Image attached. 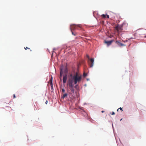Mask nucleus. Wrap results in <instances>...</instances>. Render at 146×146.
<instances>
[{
	"instance_id": "13",
	"label": "nucleus",
	"mask_w": 146,
	"mask_h": 146,
	"mask_svg": "<svg viewBox=\"0 0 146 146\" xmlns=\"http://www.w3.org/2000/svg\"><path fill=\"white\" fill-rule=\"evenodd\" d=\"M111 20H112V19H111L110 18V24H111V25L112 26H113V25H114L115 24V22H113V23H111Z\"/></svg>"
},
{
	"instance_id": "4",
	"label": "nucleus",
	"mask_w": 146,
	"mask_h": 146,
	"mask_svg": "<svg viewBox=\"0 0 146 146\" xmlns=\"http://www.w3.org/2000/svg\"><path fill=\"white\" fill-rule=\"evenodd\" d=\"M73 78H70L69 79L68 81V85L69 86H74V85L73 84Z\"/></svg>"
},
{
	"instance_id": "24",
	"label": "nucleus",
	"mask_w": 146,
	"mask_h": 146,
	"mask_svg": "<svg viewBox=\"0 0 146 146\" xmlns=\"http://www.w3.org/2000/svg\"><path fill=\"white\" fill-rule=\"evenodd\" d=\"M76 25L78 27H80V25Z\"/></svg>"
},
{
	"instance_id": "35",
	"label": "nucleus",
	"mask_w": 146,
	"mask_h": 146,
	"mask_svg": "<svg viewBox=\"0 0 146 146\" xmlns=\"http://www.w3.org/2000/svg\"><path fill=\"white\" fill-rule=\"evenodd\" d=\"M112 125L113 128V124H112Z\"/></svg>"
},
{
	"instance_id": "21",
	"label": "nucleus",
	"mask_w": 146,
	"mask_h": 146,
	"mask_svg": "<svg viewBox=\"0 0 146 146\" xmlns=\"http://www.w3.org/2000/svg\"><path fill=\"white\" fill-rule=\"evenodd\" d=\"M71 95H72V97H73V98H75V96H74L72 95V93H71Z\"/></svg>"
},
{
	"instance_id": "18",
	"label": "nucleus",
	"mask_w": 146,
	"mask_h": 146,
	"mask_svg": "<svg viewBox=\"0 0 146 146\" xmlns=\"http://www.w3.org/2000/svg\"><path fill=\"white\" fill-rule=\"evenodd\" d=\"M87 75V74L86 73H84L83 74V76L84 77H86Z\"/></svg>"
},
{
	"instance_id": "11",
	"label": "nucleus",
	"mask_w": 146,
	"mask_h": 146,
	"mask_svg": "<svg viewBox=\"0 0 146 146\" xmlns=\"http://www.w3.org/2000/svg\"><path fill=\"white\" fill-rule=\"evenodd\" d=\"M104 43L107 44L108 46L110 45V41H106V40H104Z\"/></svg>"
},
{
	"instance_id": "5",
	"label": "nucleus",
	"mask_w": 146,
	"mask_h": 146,
	"mask_svg": "<svg viewBox=\"0 0 146 146\" xmlns=\"http://www.w3.org/2000/svg\"><path fill=\"white\" fill-rule=\"evenodd\" d=\"M63 65H62L61 66L60 68V79H61V77L62 76L63 73Z\"/></svg>"
},
{
	"instance_id": "1",
	"label": "nucleus",
	"mask_w": 146,
	"mask_h": 146,
	"mask_svg": "<svg viewBox=\"0 0 146 146\" xmlns=\"http://www.w3.org/2000/svg\"><path fill=\"white\" fill-rule=\"evenodd\" d=\"M72 78L74 84H76L77 83H79L81 81L82 79V76L79 75L77 72H76L75 75L73 76Z\"/></svg>"
},
{
	"instance_id": "12",
	"label": "nucleus",
	"mask_w": 146,
	"mask_h": 146,
	"mask_svg": "<svg viewBox=\"0 0 146 146\" xmlns=\"http://www.w3.org/2000/svg\"><path fill=\"white\" fill-rule=\"evenodd\" d=\"M63 96L62 97V98L63 99H64V98L66 97L68 95V94L67 93H62Z\"/></svg>"
},
{
	"instance_id": "10",
	"label": "nucleus",
	"mask_w": 146,
	"mask_h": 146,
	"mask_svg": "<svg viewBox=\"0 0 146 146\" xmlns=\"http://www.w3.org/2000/svg\"><path fill=\"white\" fill-rule=\"evenodd\" d=\"M64 68L63 72H64L65 73H67L68 72V70L66 67H64L63 66Z\"/></svg>"
},
{
	"instance_id": "7",
	"label": "nucleus",
	"mask_w": 146,
	"mask_h": 146,
	"mask_svg": "<svg viewBox=\"0 0 146 146\" xmlns=\"http://www.w3.org/2000/svg\"><path fill=\"white\" fill-rule=\"evenodd\" d=\"M75 24L70 25V29L71 32H72V31L76 29V27L75 26Z\"/></svg>"
},
{
	"instance_id": "27",
	"label": "nucleus",
	"mask_w": 146,
	"mask_h": 146,
	"mask_svg": "<svg viewBox=\"0 0 146 146\" xmlns=\"http://www.w3.org/2000/svg\"><path fill=\"white\" fill-rule=\"evenodd\" d=\"M86 56L89 59V55H86Z\"/></svg>"
},
{
	"instance_id": "33",
	"label": "nucleus",
	"mask_w": 146,
	"mask_h": 146,
	"mask_svg": "<svg viewBox=\"0 0 146 146\" xmlns=\"http://www.w3.org/2000/svg\"><path fill=\"white\" fill-rule=\"evenodd\" d=\"M122 118H121V119H120V121H121L122 120Z\"/></svg>"
},
{
	"instance_id": "25",
	"label": "nucleus",
	"mask_w": 146,
	"mask_h": 146,
	"mask_svg": "<svg viewBox=\"0 0 146 146\" xmlns=\"http://www.w3.org/2000/svg\"><path fill=\"white\" fill-rule=\"evenodd\" d=\"M25 49L26 50L27 49H29V48H28L27 47H25Z\"/></svg>"
},
{
	"instance_id": "6",
	"label": "nucleus",
	"mask_w": 146,
	"mask_h": 146,
	"mask_svg": "<svg viewBox=\"0 0 146 146\" xmlns=\"http://www.w3.org/2000/svg\"><path fill=\"white\" fill-rule=\"evenodd\" d=\"M115 43H116L117 45L119 46H125V45L118 41H115Z\"/></svg>"
},
{
	"instance_id": "30",
	"label": "nucleus",
	"mask_w": 146,
	"mask_h": 146,
	"mask_svg": "<svg viewBox=\"0 0 146 146\" xmlns=\"http://www.w3.org/2000/svg\"><path fill=\"white\" fill-rule=\"evenodd\" d=\"M48 101L47 100H46L45 102V104H47V103H48Z\"/></svg>"
},
{
	"instance_id": "23",
	"label": "nucleus",
	"mask_w": 146,
	"mask_h": 146,
	"mask_svg": "<svg viewBox=\"0 0 146 146\" xmlns=\"http://www.w3.org/2000/svg\"><path fill=\"white\" fill-rule=\"evenodd\" d=\"M70 77H71V78H72L73 76L72 75V74H70Z\"/></svg>"
},
{
	"instance_id": "9",
	"label": "nucleus",
	"mask_w": 146,
	"mask_h": 146,
	"mask_svg": "<svg viewBox=\"0 0 146 146\" xmlns=\"http://www.w3.org/2000/svg\"><path fill=\"white\" fill-rule=\"evenodd\" d=\"M69 89L70 90L73 94L74 93V86H69Z\"/></svg>"
},
{
	"instance_id": "8",
	"label": "nucleus",
	"mask_w": 146,
	"mask_h": 146,
	"mask_svg": "<svg viewBox=\"0 0 146 146\" xmlns=\"http://www.w3.org/2000/svg\"><path fill=\"white\" fill-rule=\"evenodd\" d=\"M67 79V75H66L63 76V83L64 84L66 82Z\"/></svg>"
},
{
	"instance_id": "26",
	"label": "nucleus",
	"mask_w": 146,
	"mask_h": 146,
	"mask_svg": "<svg viewBox=\"0 0 146 146\" xmlns=\"http://www.w3.org/2000/svg\"><path fill=\"white\" fill-rule=\"evenodd\" d=\"M52 77H51V79H50V81L51 82H52Z\"/></svg>"
},
{
	"instance_id": "20",
	"label": "nucleus",
	"mask_w": 146,
	"mask_h": 146,
	"mask_svg": "<svg viewBox=\"0 0 146 146\" xmlns=\"http://www.w3.org/2000/svg\"><path fill=\"white\" fill-rule=\"evenodd\" d=\"M72 32V35H74V36H76V34L74 33L72 31V32Z\"/></svg>"
},
{
	"instance_id": "2",
	"label": "nucleus",
	"mask_w": 146,
	"mask_h": 146,
	"mask_svg": "<svg viewBox=\"0 0 146 146\" xmlns=\"http://www.w3.org/2000/svg\"><path fill=\"white\" fill-rule=\"evenodd\" d=\"M125 23L123 22L122 24H121L119 25H115V29L118 31H121L123 30V26L125 24Z\"/></svg>"
},
{
	"instance_id": "28",
	"label": "nucleus",
	"mask_w": 146,
	"mask_h": 146,
	"mask_svg": "<svg viewBox=\"0 0 146 146\" xmlns=\"http://www.w3.org/2000/svg\"><path fill=\"white\" fill-rule=\"evenodd\" d=\"M16 98V97H15V94H14L13 95V98Z\"/></svg>"
},
{
	"instance_id": "22",
	"label": "nucleus",
	"mask_w": 146,
	"mask_h": 146,
	"mask_svg": "<svg viewBox=\"0 0 146 146\" xmlns=\"http://www.w3.org/2000/svg\"><path fill=\"white\" fill-rule=\"evenodd\" d=\"M115 114V113L113 111L112 112V113H111V114L112 115H114Z\"/></svg>"
},
{
	"instance_id": "34",
	"label": "nucleus",
	"mask_w": 146,
	"mask_h": 146,
	"mask_svg": "<svg viewBox=\"0 0 146 146\" xmlns=\"http://www.w3.org/2000/svg\"><path fill=\"white\" fill-rule=\"evenodd\" d=\"M76 86H75L74 87H75V88H76Z\"/></svg>"
},
{
	"instance_id": "17",
	"label": "nucleus",
	"mask_w": 146,
	"mask_h": 146,
	"mask_svg": "<svg viewBox=\"0 0 146 146\" xmlns=\"http://www.w3.org/2000/svg\"><path fill=\"white\" fill-rule=\"evenodd\" d=\"M62 93H64V92L65 91V90H64V88H62Z\"/></svg>"
},
{
	"instance_id": "19",
	"label": "nucleus",
	"mask_w": 146,
	"mask_h": 146,
	"mask_svg": "<svg viewBox=\"0 0 146 146\" xmlns=\"http://www.w3.org/2000/svg\"><path fill=\"white\" fill-rule=\"evenodd\" d=\"M102 17L104 18H105L106 17V15L104 14L102 15Z\"/></svg>"
},
{
	"instance_id": "36",
	"label": "nucleus",
	"mask_w": 146,
	"mask_h": 146,
	"mask_svg": "<svg viewBox=\"0 0 146 146\" xmlns=\"http://www.w3.org/2000/svg\"><path fill=\"white\" fill-rule=\"evenodd\" d=\"M110 37L111 38V35H110Z\"/></svg>"
},
{
	"instance_id": "31",
	"label": "nucleus",
	"mask_w": 146,
	"mask_h": 146,
	"mask_svg": "<svg viewBox=\"0 0 146 146\" xmlns=\"http://www.w3.org/2000/svg\"><path fill=\"white\" fill-rule=\"evenodd\" d=\"M107 17L108 18H109V15H107Z\"/></svg>"
},
{
	"instance_id": "3",
	"label": "nucleus",
	"mask_w": 146,
	"mask_h": 146,
	"mask_svg": "<svg viewBox=\"0 0 146 146\" xmlns=\"http://www.w3.org/2000/svg\"><path fill=\"white\" fill-rule=\"evenodd\" d=\"M94 59L92 58L88 61V63L90 68L92 67L94 64Z\"/></svg>"
},
{
	"instance_id": "16",
	"label": "nucleus",
	"mask_w": 146,
	"mask_h": 146,
	"mask_svg": "<svg viewBox=\"0 0 146 146\" xmlns=\"http://www.w3.org/2000/svg\"><path fill=\"white\" fill-rule=\"evenodd\" d=\"M114 41L115 42V41L114 40H110V45L111 44V43L113 42Z\"/></svg>"
},
{
	"instance_id": "29",
	"label": "nucleus",
	"mask_w": 146,
	"mask_h": 146,
	"mask_svg": "<svg viewBox=\"0 0 146 146\" xmlns=\"http://www.w3.org/2000/svg\"><path fill=\"white\" fill-rule=\"evenodd\" d=\"M133 39V37H131L129 39V40H130L131 39Z\"/></svg>"
},
{
	"instance_id": "15",
	"label": "nucleus",
	"mask_w": 146,
	"mask_h": 146,
	"mask_svg": "<svg viewBox=\"0 0 146 146\" xmlns=\"http://www.w3.org/2000/svg\"><path fill=\"white\" fill-rule=\"evenodd\" d=\"M119 109H120V110H121V111H123L122 108H121V107H120V108L118 109L117 110V111H119Z\"/></svg>"
},
{
	"instance_id": "32",
	"label": "nucleus",
	"mask_w": 146,
	"mask_h": 146,
	"mask_svg": "<svg viewBox=\"0 0 146 146\" xmlns=\"http://www.w3.org/2000/svg\"><path fill=\"white\" fill-rule=\"evenodd\" d=\"M104 111H102V113H104Z\"/></svg>"
},
{
	"instance_id": "14",
	"label": "nucleus",
	"mask_w": 146,
	"mask_h": 146,
	"mask_svg": "<svg viewBox=\"0 0 146 146\" xmlns=\"http://www.w3.org/2000/svg\"><path fill=\"white\" fill-rule=\"evenodd\" d=\"M50 86H51V88L53 90V84L52 82H51L50 83Z\"/></svg>"
}]
</instances>
